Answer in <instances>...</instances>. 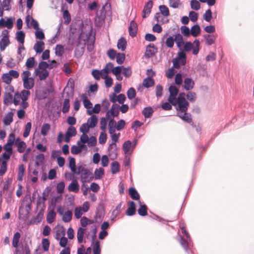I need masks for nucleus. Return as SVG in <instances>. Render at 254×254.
I'll list each match as a JSON object with an SVG mask.
<instances>
[{"instance_id":"4c0bfd02","label":"nucleus","mask_w":254,"mask_h":254,"mask_svg":"<svg viewBox=\"0 0 254 254\" xmlns=\"http://www.w3.org/2000/svg\"><path fill=\"white\" fill-rule=\"evenodd\" d=\"M20 237V234L18 232H16L13 236L12 239V246L14 248H17L18 244Z\"/></svg>"},{"instance_id":"603ef678","label":"nucleus","mask_w":254,"mask_h":254,"mask_svg":"<svg viewBox=\"0 0 254 254\" xmlns=\"http://www.w3.org/2000/svg\"><path fill=\"white\" fill-rule=\"evenodd\" d=\"M45 207V202L42 200L41 196H38L37 201V207L40 208V211H44Z\"/></svg>"},{"instance_id":"f03ea898","label":"nucleus","mask_w":254,"mask_h":254,"mask_svg":"<svg viewBox=\"0 0 254 254\" xmlns=\"http://www.w3.org/2000/svg\"><path fill=\"white\" fill-rule=\"evenodd\" d=\"M30 75L31 72L28 70L24 71L21 74L23 87L27 90L32 89L34 86V79L30 77Z\"/></svg>"},{"instance_id":"49530a36","label":"nucleus","mask_w":254,"mask_h":254,"mask_svg":"<svg viewBox=\"0 0 254 254\" xmlns=\"http://www.w3.org/2000/svg\"><path fill=\"white\" fill-rule=\"evenodd\" d=\"M70 104L69 100L68 99H65L63 102V106L62 108V112L63 113H67L69 109Z\"/></svg>"},{"instance_id":"2eb2a0df","label":"nucleus","mask_w":254,"mask_h":254,"mask_svg":"<svg viewBox=\"0 0 254 254\" xmlns=\"http://www.w3.org/2000/svg\"><path fill=\"white\" fill-rule=\"evenodd\" d=\"M194 83L193 81L190 78H186L184 80V88L187 90L192 89L194 86Z\"/></svg>"},{"instance_id":"1a4fd4ad","label":"nucleus","mask_w":254,"mask_h":254,"mask_svg":"<svg viewBox=\"0 0 254 254\" xmlns=\"http://www.w3.org/2000/svg\"><path fill=\"white\" fill-rule=\"evenodd\" d=\"M177 116L181 118L184 122L191 124V126L193 125L192 122L191 116L190 114L187 113V112H178Z\"/></svg>"},{"instance_id":"5fc2aeb1","label":"nucleus","mask_w":254,"mask_h":254,"mask_svg":"<svg viewBox=\"0 0 254 254\" xmlns=\"http://www.w3.org/2000/svg\"><path fill=\"white\" fill-rule=\"evenodd\" d=\"M181 2L180 0H169V5L170 7L173 8H177L179 5H181Z\"/></svg>"},{"instance_id":"ea45409f","label":"nucleus","mask_w":254,"mask_h":254,"mask_svg":"<svg viewBox=\"0 0 254 254\" xmlns=\"http://www.w3.org/2000/svg\"><path fill=\"white\" fill-rule=\"evenodd\" d=\"M120 165L117 161L113 162L111 163V172L112 174H116L120 171Z\"/></svg>"},{"instance_id":"4d7b16f0","label":"nucleus","mask_w":254,"mask_h":254,"mask_svg":"<svg viewBox=\"0 0 254 254\" xmlns=\"http://www.w3.org/2000/svg\"><path fill=\"white\" fill-rule=\"evenodd\" d=\"M91 128L88 123L83 124L80 127V131L83 134H86L88 132L89 128Z\"/></svg>"},{"instance_id":"7c9ffc66","label":"nucleus","mask_w":254,"mask_h":254,"mask_svg":"<svg viewBox=\"0 0 254 254\" xmlns=\"http://www.w3.org/2000/svg\"><path fill=\"white\" fill-rule=\"evenodd\" d=\"M154 19L157 22V23H161L162 24L169 22V20L162 17L159 12H157L155 14Z\"/></svg>"},{"instance_id":"a18cd8bd","label":"nucleus","mask_w":254,"mask_h":254,"mask_svg":"<svg viewBox=\"0 0 254 254\" xmlns=\"http://www.w3.org/2000/svg\"><path fill=\"white\" fill-rule=\"evenodd\" d=\"M92 247L94 254H100L101 249L99 241H96L94 244L92 245Z\"/></svg>"},{"instance_id":"9b49d317","label":"nucleus","mask_w":254,"mask_h":254,"mask_svg":"<svg viewBox=\"0 0 254 254\" xmlns=\"http://www.w3.org/2000/svg\"><path fill=\"white\" fill-rule=\"evenodd\" d=\"M14 144L17 147V150L19 153H22L24 151L26 144L24 141H21L19 137L16 138Z\"/></svg>"},{"instance_id":"bf43d9fd","label":"nucleus","mask_w":254,"mask_h":254,"mask_svg":"<svg viewBox=\"0 0 254 254\" xmlns=\"http://www.w3.org/2000/svg\"><path fill=\"white\" fill-rule=\"evenodd\" d=\"M191 8L195 10L200 8V3L197 0H191L190 2Z\"/></svg>"},{"instance_id":"c85d7f7f","label":"nucleus","mask_w":254,"mask_h":254,"mask_svg":"<svg viewBox=\"0 0 254 254\" xmlns=\"http://www.w3.org/2000/svg\"><path fill=\"white\" fill-rule=\"evenodd\" d=\"M25 33L22 31H17L16 34V40L22 45L24 42Z\"/></svg>"},{"instance_id":"6e6552de","label":"nucleus","mask_w":254,"mask_h":254,"mask_svg":"<svg viewBox=\"0 0 254 254\" xmlns=\"http://www.w3.org/2000/svg\"><path fill=\"white\" fill-rule=\"evenodd\" d=\"M13 20L12 17L7 18L6 21L1 18L0 19V28L6 27L8 29H11L13 26Z\"/></svg>"},{"instance_id":"473e14b6","label":"nucleus","mask_w":254,"mask_h":254,"mask_svg":"<svg viewBox=\"0 0 254 254\" xmlns=\"http://www.w3.org/2000/svg\"><path fill=\"white\" fill-rule=\"evenodd\" d=\"M190 30V35L193 37H196L200 32V27L197 24L193 25Z\"/></svg>"},{"instance_id":"f8f14e48","label":"nucleus","mask_w":254,"mask_h":254,"mask_svg":"<svg viewBox=\"0 0 254 254\" xmlns=\"http://www.w3.org/2000/svg\"><path fill=\"white\" fill-rule=\"evenodd\" d=\"M128 32L129 35L132 37L135 36L137 34V25L134 20H132L130 23L128 27Z\"/></svg>"},{"instance_id":"8fccbe9b","label":"nucleus","mask_w":254,"mask_h":254,"mask_svg":"<svg viewBox=\"0 0 254 254\" xmlns=\"http://www.w3.org/2000/svg\"><path fill=\"white\" fill-rule=\"evenodd\" d=\"M20 94L22 101H27L30 95V92L29 90L24 89L21 91Z\"/></svg>"},{"instance_id":"37998d69","label":"nucleus","mask_w":254,"mask_h":254,"mask_svg":"<svg viewBox=\"0 0 254 254\" xmlns=\"http://www.w3.org/2000/svg\"><path fill=\"white\" fill-rule=\"evenodd\" d=\"M64 53V48L61 45H57L55 48V54L58 57H62Z\"/></svg>"},{"instance_id":"c756f323","label":"nucleus","mask_w":254,"mask_h":254,"mask_svg":"<svg viewBox=\"0 0 254 254\" xmlns=\"http://www.w3.org/2000/svg\"><path fill=\"white\" fill-rule=\"evenodd\" d=\"M104 175V170L102 168L96 169L94 172L95 179L96 180L101 179Z\"/></svg>"},{"instance_id":"2f4dec72","label":"nucleus","mask_w":254,"mask_h":254,"mask_svg":"<svg viewBox=\"0 0 254 254\" xmlns=\"http://www.w3.org/2000/svg\"><path fill=\"white\" fill-rule=\"evenodd\" d=\"M25 168L23 164H21L19 166L18 172L17 174V180L19 181H22L23 180V177L24 174Z\"/></svg>"},{"instance_id":"f704fd0d","label":"nucleus","mask_w":254,"mask_h":254,"mask_svg":"<svg viewBox=\"0 0 254 254\" xmlns=\"http://www.w3.org/2000/svg\"><path fill=\"white\" fill-rule=\"evenodd\" d=\"M56 216V213L54 210H51L48 213L47 215V222L51 224L52 223Z\"/></svg>"},{"instance_id":"cd10ccee","label":"nucleus","mask_w":254,"mask_h":254,"mask_svg":"<svg viewBox=\"0 0 254 254\" xmlns=\"http://www.w3.org/2000/svg\"><path fill=\"white\" fill-rule=\"evenodd\" d=\"M153 113V110L151 107H145L142 111V114L145 118H150Z\"/></svg>"},{"instance_id":"3c124183","label":"nucleus","mask_w":254,"mask_h":254,"mask_svg":"<svg viewBox=\"0 0 254 254\" xmlns=\"http://www.w3.org/2000/svg\"><path fill=\"white\" fill-rule=\"evenodd\" d=\"M1 79L3 82L7 84H10L12 80V77L8 73H3L1 76Z\"/></svg>"},{"instance_id":"a19ab883","label":"nucleus","mask_w":254,"mask_h":254,"mask_svg":"<svg viewBox=\"0 0 254 254\" xmlns=\"http://www.w3.org/2000/svg\"><path fill=\"white\" fill-rule=\"evenodd\" d=\"M63 18L64 19V23L68 25L71 21L70 15L67 10H64L63 11Z\"/></svg>"},{"instance_id":"0eeeda50","label":"nucleus","mask_w":254,"mask_h":254,"mask_svg":"<svg viewBox=\"0 0 254 254\" xmlns=\"http://www.w3.org/2000/svg\"><path fill=\"white\" fill-rule=\"evenodd\" d=\"M94 177L93 174L89 170L86 169L81 174V181L83 183L89 182L93 180Z\"/></svg>"},{"instance_id":"20e7f679","label":"nucleus","mask_w":254,"mask_h":254,"mask_svg":"<svg viewBox=\"0 0 254 254\" xmlns=\"http://www.w3.org/2000/svg\"><path fill=\"white\" fill-rule=\"evenodd\" d=\"M11 0H0V17H2L3 11H10L11 9Z\"/></svg>"},{"instance_id":"58836bf2","label":"nucleus","mask_w":254,"mask_h":254,"mask_svg":"<svg viewBox=\"0 0 254 254\" xmlns=\"http://www.w3.org/2000/svg\"><path fill=\"white\" fill-rule=\"evenodd\" d=\"M159 9L160 11V14L164 16H168L170 15L169 8L165 5H161L159 6Z\"/></svg>"},{"instance_id":"7ed1b4c3","label":"nucleus","mask_w":254,"mask_h":254,"mask_svg":"<svg viewBox=\"0 0 254 254\" xmlns=\"http://www.w3.org/2000/svg\"><path fill=\"white\" fill-rule=\"evenodd\" d=\"M9 31L7 29H4L2 31L1 38L0 41V50L3 51L6 47L10 44L9 39Z\"/></svg>"},{"instance_id":"393cba45","label":"nucleus","mask_w":254,"mask_h":254,"mask_svg":"<svg viewBox=\"0 0 254 254\" xmlns=\"http://www.w3.org/2000/svg\"><path fill=\"white\" fill-rule=\"evenodd\" d=\"M98 122L97 117L96 115H92L90 118H89L87 120V123L88 124V126L91 128L94 127Z\"/></svg>"},{"instance_id":"4468645a","label":"nucleus","mask_w":254,"mask_h":254,"mask_svg":"<svg viewBox=\"0 0 254 254\" xmlns=\"http://www.w3.org/2000/svg\"><path fill=\"white\" fill-rule=\"evenodd\" d=\"M174 41L176 42L177 47L181 50V48L184 44V41L183 36L179 33H176L175 35V38H174Z\"/></svg>"},{"instance_id":"de8ad7c7","label":"nucleus","mask_w":254,"mask_h":254,"mask_svg":"<svg viewBox=\"0 0 254 254\" xmlns=\"http://www.w3.org/2000/svg\"><path fill=\"white\" fill-rule=\"evenodd\" d=\"M127 97L129 100L133 99L136 95V91L134 88H129L127 92Z\"/></svg>"},{"instance_id":"f3484780","label":"nucleus","mask_w":254,"mask_h":254,"mask_svg":"<svg viewBox=\"0 0 254 254\" xmlns=\"http://www.w3.org/2000/svg\"><path fill=\"white\" fill-rule=\"evenodd\" d=\"M79 187L76 181L73 180L68 187L69 191L77 192L78 191Z\"/></svg>"},{"instance_id":"680f3d73","label":"nucleus","mask_w":254,"mask_h":254,"mask_svg":"<svg viewBox=\"0 0 254 254\" xmlns=\"http://www.w3.org/2000/svg\"><path fill=\"white\" fill-rule=\"evenodd\" d=\"M169 90L170 92L169 96H177L179 91L175 86H170Z\"/></svg>"},{"instance_id":"4be33fe9","label":"nucleus","mask_w":254,"mask_h":254,"mask_svg":"<svg viewBox=\"0 0 254 254\" xmlns=\"http://www.w3.org/2000/svg\"><path fill=\"white\" fill-rule=\"evenodd\" d=\"M12 102H13V100L12 94L8 92H5L3 98L4 104L8 105L12 104Z\"/></svg>"},{"instance_id":"a211bd4d","label":"nucleus","mask_w":254,"mask_h":254,"mask_svg":"<svg viewBox=\"0 0 254 254\" xmlns=\"http://www.w3.org/2000/svg\"><path fill=\"white\" fill-rule=\"evenodd\" d=\"M13 113L11 112H8L5 115L3 118V124L5 126H9L13 121Z\"/></svg>"},{"instance_id":"bb28decb","label":"nucleus","mask_w":254,"mask_h":254,"mask_svg":"<svg viewBox=\"0 0 254 254\" xmlns=\"http://www.w3.org/2000/svg\"><path fill=\"white\" fill-rule=\"evenodd\" d=\"M72 217V213L71 210H67L63 215L62 220L64 222L68 223L70 222Z\"/></svg>"},{"instance_id":"aec40b11","label":"nucleus","mask_w":254,"mask_h":254,"mask_svg":"<svg viewBox=\"0 0 254 254\" xmlns=\"http://www.w3.org/2000/svg\"><path fill=\"white\" fill-rule=\"evenodd\" d=\"M154 84L155 82L154 79L150 77H147L144 79L142 83L143 85L147 88L154 86Z\"/></svg>"},{"instance_id":"c03bdc74","label":"nucleus","mask_w":254,"mask_h":254,"mask_svg":"<svg viewBox=\"0 0 254 254\" xmlns=\"http://www.w3.org/2000/svg\"><path fill=\"white\" fill-rule=\"evenodd\" d=\"M82 97H83V103L84 107L87 110H90L92 108V103L87 98V97L84 95H83Z\"/></svg>"},{"instance_id":"72a5a7b5","label":"nucleus","mask_w":254,"mask_h":254,"mask_svg":"<svg viewBox=\"0 0 254 254\" xmlns=\"http://www.w3.org/2000/svg\"><path fill=\"white\" fill-rule=\"evenodd\" d=\"M217 34H207V46H210L215 43Z\"/></svg>"},{"instance_id":"774afa93","label":"nucleus","mask_w":254,"mask_h":254,"mask_svg":"<svg viewBox=\"0 0 254 254\" xmlns=\"http://www.w3.org/2000/svg\"><path fill=\"white\" fill-rule=\"evenodd\" d=\"M35 37L37 39L40 40H44L45 38V34L41 30H36Z\"/></svg>"},{"instance_id":"338daca9","label":"nucleus","mask_w":254,"mask_h":254,"mask_svg":"<svg viewBox=\"0 0 254 254\" xmlns=\"http://www.w3.org/2000/svg\"><path fill=\"white\" fill-rule=\"evenodd\" d=\"M35 64V59L33 57L28 58L26 63V66L28 68L33 67Z\"/></svg>"},{"instance_id":"6ab92c4d","label":"nucleus","mask_w":254,"mask_h":254,"mask_svg":"<svg viewBox=\"0 0 254 254\" xmlns=\"http://www.w3.org/2000/svg\"><path fill=\"white\" fill-rule=\"evenodd\" d=\"M128 193L132 199L139 200V194L134 188H130L128 190Z\"/></svg>"},{"instance_id":"5701e85b","label":"nucleus","mask_w":254,"mask_h":254,"mask_svg":"<svg viewBox=\"0 0 254 254\" xmlns=\"http://www.w3.org/2000/svg\"><path fill=\"white\" fill-rule=\"evenodd\" d=\"M43 212L44 211H40L37 214V215L33 217L31 220H30V223L31 224H38L40 223L41 220L43 216Z\"/></svg>"},{"instance_id":"b1692460","label":"nucleus","mask_w":254,"mask_h":254,"mask_svg":"<svg viewBox=\"0 0 254 254\" xmlns=\"http://www.w3.org/2000/svg\"><path fill=\"white\" fill-rule=\"evenodd\" d=\"M135 204L133 201H131L130 202V205L128 208L127 209L126 211V214L128 216H132L135 213Z\"/></svg>"},{"instance_id":"e433bc0d","label":"nucleus","mask_w":254,"mask_h":254,"mask_svg":"<svg viewBox=\"0 0 254 254\" xmlns=\"http://www.w3.org/2000/svg\"><path fill=\"white\" fill-rule=\"evenodd\" d=\"M100 110L101 105L99 104H96L92 109L87 110V113L89 115H92L93 113L98 114Z\"/></svg>"},{"instance_id":"09e8293b","label":"nucleus","mask_w":254,"mask_h":254,"mask_svg":"<svg viewBox=\"0 0 254 254\" xmlns=\"http://www.w3.org/2000/svg\"><path fill=\"white\" fill-rule=\"evenodd\" d=\"M50 129V126L48 123H45L43 125L41 129V133L45 136L47 134L48 131Z\"/></svg>"},{"instance_id":"052dcab7","label":"nucleus","mask_w":254,"mask_h":254,"mask_svg":"<svg viewBox=\"0 0 254 254\" xmlns=\"http://www.w3.org/2000/svg\"><path fill=\"white\" fill-rule=\"evenodd\" d=\"M42 247L45 252H47L49 250L50 246V242L48 239L44 238L42 241Z\"/></svg>"},{"instance_id":"423d86ee","label":"nucleus","mask_w":254,"mask_h":254,"mask_svg":"<svg viewBox=\"0 0 254 254\" xmlns=\"http://www.w3.org/2000/svg\"><path fill=\"white\" fill-rule=\"evenodd\" d=\"M157 49L153 44H149L146 48L145 56L146 58H150L155 55L157 53Z\"/></svg>"},{"instance_id":"c9c22d12","label":"nucleus","mask_w":254,"mask_h":254,"mask_svg":"<svg viewBox=\"0 0 254 254\" xmlns=\"http://www.w3.org/2000/svg\"><path fill=\"white\" fill-rule=\"evenodd\" d=\"M131 148L132 149L131 141L128 140L123 143V149L125 154L128 153Z\"/></svg>"},{"instance_id":"a878e982","label":"nucleus","mask_w":254,"mask_h":254,"mask_svg":"<svg viewBox=\"0 0 254 254\" xmlns=\"http://www.w3.org/2000/svg\"><path fill=\"white\" fill-rule=\"evenodd\" d=\"M127 46V41L126 39L122 37L121 38L118 42L117 47L119 49H121L122 51H124L126 49Z\"/></svg>"},{"instance_id":"e2e57ef3","label":"nucleus","mask_w":254,"mask_h":254,"mask_svg":"<svg viewBox=\"0 0 254 254\" xmlns=\"http://www.w3.org/2000/svg\"><path fill=\"white\" fill-rule=\"evenodd\" d=\"M7 170V163L6 161H2L1 165L0 167V176H3Z\"/></svg>"},{"instance_id":"ddd939ff","label":"nucleus","mask_w":254,"mask_h":254,"mask_svg":"<svg viewBox=\"0 0 254 254\" xmlns=\"http://www.w3.org/2000/svg\"><path fill=\"white\" fill-rule=\"evenodd\" d=\"M35 74L36 76H38L40 80H43L47 78L49 75V72L48 70L41 71L39 68H36L35 70Z\"/></svg>"},{"instance_id":"13d9d810","label":"nucleus","mask_w":254,"mask_h":254,"mask_svg":"<svg viewBox=\"0 0 254 254\" xmlns=\"http://www.w3.org/2000/svg\"><path fill=\"white\" fill-rule=\"evenodd\" d=\"M125 60V55L124 53H118L116 56V62L118 64H122Z\"/></svg>"},{"instance_id":"39448f33","label":"nucleus","mask_w":254,"mask_h":254,"mask_svg":"<svg viewBox=\"0 0 254 254\" xmlns=\"http://www.w3.org/2000/svg\"><path fill=\"white\" fill-rule=\"evenodd\" d=\"M177 105L178 108H177V110L179 111L178 112H184L187 111L189 103L185 98L179 97V101Z\"/></svg>"},{"instance_id":"79ce46f5","label":"nucleus","mask_w":254,"mask_h":254,"mask_svg":"<svg viewBox=\"0 0 254 254\" xmlns=\"http://www.w3.org/2000/svg\"><path fill=\"white\" fill-rule=\"evenodd\" d=\"M84 234V229L82 228H79L77 233V240L79 243H81L83 241Z\"/></svg>"},{"instance_id":"f257e3e1","label":"nucleus","mask_w":254,"mask_h":254,"mask_svg":"<svg viewBox=\"0 0 254 254\" xmlns=\"http://www.w3.org/2000/svg\"><path fill=\"white\" fill-rule=\"evenodd\" d=\"M180 227L182 233L185 235L186 238L185 239L183 238L182 236H179L178 240L185 251L187 253L189 254V251L190 250L192 246L191 239L189 234L187 232L185 227L180 225Z\"/></svg>"},{"instance_id":"69168bd1","label":"nucleus","mask_w":254,"mask_h":254,"mask_svg":"<svg viewBox=\"0 0 254 254\" xmlns=\"http://www.w3.org/2000/svg\"><path fill=\"white\" fill-rule=\"evenodd\" d=\"M181 32L185 36L188 37L190 35V30L189 27L186 26H182L181 27Z\"/></svg>"},{"instance_id":"dca6fc26","label":"nucleus","mask_w":254,"mask_h":254,"mask_svg":"<svg viewBox=\"0 0 254 254\" xmlns=\"http://www.w3.org/2000/svg\"><path fill=\"white\" fill-rule=\"evenodd\" d=\"M44 49V43L42 41H37L34 44L33 49L38 54L41 53Z\"/></svg>"},{"instance_id":"864d4df0","label":"nucleus","mask_w":254,"mask_h":254,"mask_svg":"<svg viewBox=\"0 0 254 254\" xmlns=\"http://www.w3.org/2000/svg\"><path fill=\"white\" fill-rule=\"evenodd\" d=\"M31 126L32 125L30 122H28L26 124L24 131L23 133V137H27L29 135V133L30 132L31 128Z\"/></svg>"},{"instance_id":"6e6d98bb","label":"nucleus","mask_w":254,"mask_h":254,"mask_svg":"<svg viewBox=\"0 0 254 254\" xmlns=\"http://www.w3.org/2000/svg\"><path fill=\"white\" fill-rule=\"evenodd\" d=\"M216 57V49L215 48V51H210L207 54V62L215 61Z\"/></svg>"},{"instance_id":"412c9836","label":"nucleus","mask_w":254,"mask_h":254,"mask_svg":"<svg viewBox=\"0 0 254 254\" xmlns=\"http://www.w3.org/2000/svg\"><path fill=\"white\" fill-rule=\"evenodd\" d=\"M138 203L140 204V207L137 210L138 214L141 216L146 215L147 210V206L144 204H142L140 200L138 201Z\"/></svg>"},{"instance_id":"9d476101","label":"nucleus","mask_w":254,"mask_h":254,"mask_svg":"<svg viewBox=\"0 0 254 254\" xmlns=\"http://www.w3.org/2000/svg\"><path fill=\"white\" fill-rule=\"evenodd\" d=\"M153 6V2L152 0H149L144 5L142 13V17L143 18H145L147 17V15H148L150 12L151 9Z\"/></svg>"},{"instance_id":"0e129e2a","label":"nucleus","mask_w":254,"mask_h":254,"mask_svg":"<svg viewBox=\"0 0 254 254\" xmlns=\"http://www.w3.org/2000/svg\"><path fill=\"white\" fill-rule=\"evenodd\" d=\"M174 42L175 41L173 37L170 36L166 39V45L167 47L171 48L174 46Z\"/></svg>"}]
</instances>
